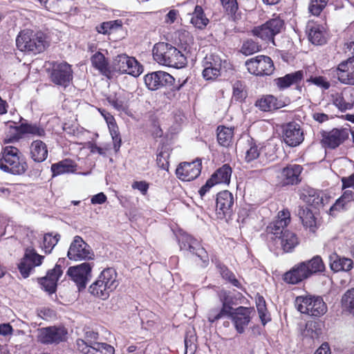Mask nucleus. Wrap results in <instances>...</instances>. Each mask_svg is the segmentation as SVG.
Instances as JSON below:
<instances>
[{"instance_id":"obj_45","label":"nucleus","mask_w":354,"mask_h":354,"mask_svg":"<svg viewBox=\"0 0 354 354\" xmlns=\"http://www.w3.org/2000/svg\"><path fill=\"white\" fill-rule=\"evenodd\" d=\"M308 71V68H306ZM306 78V82L314 84L324 90H328L330 86V82L326 80L325 77L323 76H313L308 72V76L305 77Z\"/></svg>"},{"instance_id":"obj_30","label":"nucleus","mask_w":354,"mask_h":354,"mask_svg":"<svg viewBox=\"0 0 354 354\" xmlns=\"http://www.w3.org/2000/svg\"><path fill=\"white\" fill-rule=\"evenodd\" d=\"M75 164L70 159L61 160L51 165L52 176L55 177L64 174L73 173L75 171Z\"/></svg>"},{"instance_id":"obj_2","label":"nucleus","mask_w":354,"mask_h":354,"mask_svg":"<svg viewBox=\"0 0 354 354\" xmlns=\"http://www.w3.org/2000/svg\"><path fill=\"white\" fill-rule=\"evenodd\" d=\"M252 310L247 307L239 306L233 308L226 303L223 304L222 308L218 311L212 310L208 315V320L214 322L223 317H227L232 320L236 332L242 334L251 321Z\"/></svg>"},{"instance_id":"obj_9","label":"nucleus","mask_w":354,"mask_h":354,"mask_svg":"<svg viewBox=\"0 0 354 354\" xmlns=\"http://www.w3.org/2000/svg\"><path fill=\"white\" fill-rule=\"evenodd\" d=\"M283 21L279 18L272 19L261 26L255 27L252 34L266 42L274 44V37L279 34L283 28Z\"/></svg>"},{"instance_id":"obj_49","label":"nucleus","mask_w":354,"mask_h":354,"mask_svg":"<svg viewBox=\"0 0 354 354\" xmlns=\"http://www.w3.org/2000/svg\"><path fill=\"white\" fill-rule=\"evenodd\" d=\"M261 46L252 39H248L243 43L241 52L245 55H250L260 50Z\"/></svg>"},{"instance_id":"obj_42","label":"nucleus","mask_w":354,"mask_h":354,"mask_svg":"<svg viewBox=\"0 0 354 354\" xmlns=\"http://www.w3.org/2000/svg\"><path fill=\"white\" fill-rule=\"evenodd\" d=\"M354 200V193L351 190H346L339 198L335 203L330 208V212L334 210H340L344 209L345 205Z\"/></svg>"},{"instance_id":"obj_19","label":"nucleus","mask_w":354,"mask_h":354,"mask_svg":"<svg viewBox=\"0 0 354 354\" xmlns=\"http://www.w3.org/2000/svg\"><path fill=\"white\" fill-rule=\"evenodd\" d=\"M201 172V161L196 160L192 162L180 163L176 170L177 177L183 181H191L196 178Z\"/></svg>"},{"instance_id":"obj_21","label":"nucleus","mask_w":354,"mask_h":354,"mask_svg":"<svg viewBox=\"0 0 354 354\" xmlns=\"http://www.w3.org/2000/svg\"><path fill=\"white\" fill-rule=\"evenodd\" d=\"M283 140L290 147H297L304 140V133L299 124L290 122L283 127Z\"/></svg>"},{"instance_id":"obj_7","label":"nucleus","mask_w":354,"mask_h":354,"mask_svg":"<svg viewBox=\"0 0 354 354\" xmlns=\"http://www.w3.org/2000/svg\"><path fill=\"white\" fill-rule=\"evenodd\" d=\"M296 305L299 312L310 316L319 317L327 311L326 304L320 297H298Z\"/></svg>"},{"instance_id":"obj_44","label":"nucleus","mask_w":354,"mask_h":354,"mask_svg":"<svg viewBox=\"0 0 354 354\" xmlns=\"http://www.w3.org/2000/svg\"><path fill=\"white\" fill-rule=\"evenodd\" d=\"M60 238L59 234L47 233L44 236L43 248L46 253H50L53 248L57 245Z\"/></svg>"},{"instance_id":"obj_57","label":"nucleus","mask_w":354,"mask_h":354,"mask_svg":"<svg viewBox=\"0 0 354 354\" xmlns=\"http://www.w3.org/2000/svg\"><path fill=\"white\" fill-rule=\"evenodd\" d=\"M221 3L229 15L234 14L238 10V3L236 0H220Z\"/></svg>"},{"instance_id":"obj_22","label":"nucleus","mask_w":354,"mask_h":354,"mask_svg":"<svg viewBox=\"0 0 354 354\" xmlns=\"http://www.w3.org/2000/svg\"><path fill=\"white\" fill-rule=\"evenodd\" d=\"M72 73L68 64L60 63L53 66L50 77L55 84L66 87L72 80Z\"/></svg>"},{"instance_id":"obj_51","label":"nucleus","mask_w":354,"mask_h":354,"mask_svg":"<svg viewBox=\"0 0 354 354\" xmlns=\"http://www.w3.org/2000/svg\"><path fill=\"white\" fill-rule=\"evenodd\" d=\"M343 306L354 314V288L347 290L342 299Z\"/></svg>"},{"instance_id":"obj_29","label":"nucleus","mask_w":354,"mask_h":354,"mask_svg":"<svg viewBox=\"0 0 354 354\" xmlns=\"http://www.w3.org/2000/svg\"><path fill=\"white\" fill-rule=\"evenodd\" d=\"M308 40L315 45H323L326 42L324 28L320 25L312 24L307 26Z\"/></svg>"},{"instance_id":"obj_60","label":"nucleus","mask_w":354,"mask_h":354,"mask_svg":"<svg viewBox=\"0 0 354 354\" xmlns=\"http://www.w3.org/2000/svg\"><path fill=\"white\" fill-rule=\"evenodd\" d=\"M342 189L351 187L354 189V174L348 177H343L342 178Z\"/></svg>"},{"instance_id":"obj_50","label":"nucleus","mask_w":354,"mask_h":354,"mask_svg":"<svg viewBox=\"0 0 354 354\" xmlns=\"http://www.w3.org/2000/svg\"><path fill=\"white\" fill-rule=\"evenodd\" d=\"M109 128L113 142V149L115 152H118L120 150L122 143L118 128L115 124L113 122L109 123Z\"/></svg>"},{"instance_id":"obj_20","label":"nucleus","mask_w":354,"mask_h":354,"mask_svg":"<svg viewBox=\"0 0 354 354\" xmlns=\"http://www.w3.org/2000/svg\"><path fill=\"white\" fill-rule=\"evenodd\" d=\"M333 104L341 111L351 110L354 105V88H344L341 92L331 94Z\"/></svg>"},{"instance_id":"obj_6","label":"nucleus","mask_w":354,"mask_h":354,"mask_svg":"<svg viewBox=\"0 0 354 354\" xmlns=\"http://www.w3.org/2000/svg\"><path fill=\"white\" fill-rule=\"evenodd\" d=\"M99 334L93 330H87L84 339H78L76 344L78 351L84 354H114V348L104 342H97Z\"/></svg>"},{"instance_id":"obj_64","label":"nucleus","mask_w":354,"mask_h":354,"mask_svg":"<svg viewBox=\"0 0 354 354\" xmlns=\"http://www.w3.org/2000/svg\"><path fill=\"white\" fill-rule=\"evenodd\" d=\"M214 183L212 181L211 178L207 180L206 183L199 189L198 192L201 197L205 196V194L209 190V189L214 185Z\"/></svg>"},{"instance_id":"obj_15","label":"nucleus","mask_w":354,"mask_h":354,"mask_svg":"<svg viewBox=\"0 0 354 354\" xmlns=\"http://www.w3.org/2000/svg\"><path fill=\"white\" fill-rule=\"evenodd\" d=\"M174 80L170 74L161 71L148 73L144 77L146 86L151 91H156L161 87L171 86Z\"/></svg>"},{"instance_id":"obj_48","label":"nucleus","mask_w":354,"mask_h":354,"mask_svg":"<svg viewBox=\"0 0 354 354\" xmlns=\"http://www.w3.org/2000/svg\"><path fill=\"white\" fill-rule=\"evenodd\" d=\"M196 335L191 331L187 332L185 337V354H194L196 350Z\"/></svg>"},{"instance_id":"obj_14","label":"nucleus","mask_w":354,"mask_h":354,"mask_svg":"<svg viewBox=\"0 0 354 354\" xmlns=\"http://www.w3.org/2000/svg\"><path fill=\"white\" fill-rule=\"evenodd\" d=\"M326 271V267H292L284 273L283 279L290 284H297L313 274H322Z\"/></svg>"},{"instance_id":"obj_52","label":"nucleus","mask_w":354,"mask_h":354,"mask_svg":"<svg viewBox=\"0 0 354 354\" xmlns=\"http://www.w3.org/2000/svg\"><path fill=\"white\" fill-rule=\"evenodd\" d=\"M353 261L350 258L341 257L336 253L329 256V266H353Z\"/></svg>"},{"instance_id":"obj_37","label":"nucleus","mask_w":354,"mask_h":354,"mask_svg":"<svg viewBox=\"0 0 354 354\" xmlns=\"http://www.w3.org/2000/svg\"><path fill=\"white\" fill-rule=\"evenodd\" d=\"M232 175L231 167L225 164L218 169L210 178L214 184L225 183L229 184Z\"/></svg>"},{"instance_id":"obj_41","label":"nucleus","mask_w":354,"mask_h":354,"mask_svg":"<svg viewBox=\"0 0 354 354\" xmlns=\"http://www.w3.org/2000/svg\"><path fill=\"white\" fill-rule=\"evenodd\" d=\"M305 201L309 205L315 209H319L324 207V201H327V198H324L323 194L322 193L310 191L308 196H305Z\"/></svg>"},{"instance_id":"obj_24","label":"nucleus","mask_w":354,"mask_h":354,"mask_svg":"<svg viewBox=\"0 0 354 354\" xmlns=\"http://www.w3.org/2000/svg\"><path fill=\"white\" fill-rule=\"evenodd\" d=\"M335 71L340 82L344 84L354 85V56L339 63Z\"/></svg>"},{"instance_id":"obj_23","label":"nucleus","mask_w":354,"mask_h":354,"mask_svg":"<svg viewBox=\"0 0 354 354\" xmlns=\"http://www.w3.org/2000/svg\"><path fill=\"white\" fill-rule=\"evenodd\" d=\"M234 205V197L231 192L225 190L219 192L216 197V214L218 218H223L230 216Z\"/></svg>"},{"instance_id":"obj_55","label":"nucleus","mask_w":354,"mask_h":354,"mask_svg":"<svg viewBox=\"0 0 354 354\" xmlns=\"http://www.w3.org/2000/svg\"><path fill=\"white\" fill-rule=\"evenodd\" d=\"M220 268L221 274L224 279L230 282L235 287H240L239 281L236 279L234 274L231 272L227 267H220Z\"/></svg>"},{"instance_id":"obj_32","label":"nucleus","mask_w":354,"mask_h":354,"mask_svg":"<svg viewBox=\"0 0 354 354\" xmlns=\"http://www.w3.org/2000/svg\"><path fill=\"white\" fill-rule=\"evenodd\" d=\"M44 256L39 254L32 248H27L25 250L21 262L18 266H41Z\"/></svg>"},{"instance_id":"obj_33","label":"nucleus","mask_w":354,"mask_h":354,"mask_svg":"<svg viewBox=\"0 0 354 354\" xmlns=\"http://www.w3.org/2000/svg\"><path fill=\"white\" fill-rule=\"evenodd\" d=\"M117 277L118 274L114 267H107L101 272L99 276L100 279L105 283V286H106L108 288L113 290L116 288L119 283Z\"/></svg>"},{"instance_id":"obj_61","label":"nucleus","mask_w":354,"mask_h":354,"mask_svg":"<svg viewBox=\"0 0 354 354\" xmlns=\"http://www.w3.org/2000/svg\"><path fill=\"white\" fill-rule=\"evenodd\" d=\"M178 11L176 10H171L165 16V22L169 24H173L178 16Z\"/></svg>"},{"instance_id":"obj_34","label":"nucleus","mask_w":354,"mask_h":354,"mask_svg":"<svg viewBox=\"0 0 354 354\" xmlns=\"http://www.w3.org/2000/svg\"><path fill=\"white\" fill-rule=\"evenodd\" d=\"M15 129L23 134H30L39 138H43L46 136L45 129L37 124L22 123L19 127H15Z\"/></svg>"},{"instance_id":"obj_35","label":"nucleus","mask_w":354,"mask_h":354,"mask_svg":"<svg viewBox=\"0 0 354 354\" xmlns=\"http://www.w3.org/2000/svg\"><path fill=\"white\" fill-rule=\"evenodd\" d=\"M255 106L262 111H271L279 108L277 98L271 95H264L258 99Z\"/></svg>"},{"instance_id":"obj_53","label":"nucleus","mask_w":354,"mask_h":354,"mask_svg":"<svg viewBox=\"0 0 354 354\" xmlns=\"http://www.w3.org/2000/svg\"><path fill=\"white\" fill-rule=\"evenodd\" d=\"M259 157H261V148H259L255 143H250L249 148L245 151V161L250 162Z\"/></svg>"},{"instance_id":"obj_56","label":"nucleus","mask_w":354,"mask_h":354,"mask_svg":"<svg viewBox=\"0 0 354 354\" xmlns=\"http://www.w3.org/2000/svg\"><path fill=\"white\" fill-rule=\"evenodd\" d=\"M261 157L265 158L268 161L274 160L276 157L274 147L268 144L261 147Z\"/></svg>"},{"instance_id":"obj_18","label":"nucleus","mask_w":354,"mask_h":354,"mask_svg":"<svg viewBox=\"0 0 354 354\" xmlns=\"http://www.w3.org/2000/svg\"><path fill=\"white\" fill-rule=\"evenodd\" d=\"M67 274L80 292L86 288L92 278L91 267H69Z\"/></svg>"},{"instance_id":"obj_36","label":"nucleus","mask_w":354,"mask_h":354,"mask_svg":"<svg viewBox=\"0 0 354 354\" xmlns=\"http://www.w3.org/2000/svg\"><path fill=\"white\" fill-rule=\"evenodd\" d=\"M112 291V289L108 288L106 286H105V283L99 277L89 287V292L91 295L102 299L108 298L109 293Z\"/></svg>"},{"instance_id":"obj_27","label":"nucleus","mask_w":354,"mask_h":354,"mask_svg":"<svg viewBox=\"0 0 354 354\" xmlns=\"http://www.w3.org/2000/svg\"><path fill=\"white\" fill-rule=\"evenodd\" d=\"M308 76V70H300L295 73H289L283 77L277 78L274 81L279 89L283 90L290 87L292 84L299 83L305 77Z\"/></svg>"},{"instance_id":"obj_13","label":"nucleus","mask_w":354,"mask_h":354,"mask_svg":"<svg viewBox=\"0 0 354 354\" xmlns=\"http://www.w3.org/2000/svg\"><path fill=\"white\" fill-rule=\"evenodd\" d=\"M180 249L182 251L196 254L203 263H209V257L200 242L187 233H180L178 236Z\"/></svg>"},{"instance_id":"obj_8","label":"nucleus","mask_w":354,"mask_h":354,"mask_svg":"<svg viewBox=\"0 0 354 354\" xmlns=\"http://www.w3.org/2000/svg\"><path fill=\"white\" fill-rule=\"evenodd\" d=\"M227 61L218 55L212 53L207 55L202 61L203 70L202 75L206 80H214L221 75L223 67H225Z\"/></svg>"},{"instance_id":"obj_58","label":"nucleus","mask_w":354,"mask_h":354,"mask_svg":"<svg viewBox=\"0 0 354 354\" xmlns=\"http://www.w3.org/2000/svg\"><path fill=\"white\" fill-rule=\"evenodd\" d=\"M133 189L139 190L142 195H146L149 187V184L146 181H134L131 185Z\"/></svg>"},{"instance_id":"obj_16","label":"nucleus","mask_w":354,"mask_h":354,"mask_svg":"<svg viewBox=\"0 0 354 354\" xmlns=\"http://www.w3.org/2000/svg\"><path fill=\"white\" fill-rule=\"evenodd\" d=\"M67 330L64 327L50 326L39 330L38 339L43 344H59L66 339Z\"/></svg>"},{"instance_id":"obj_43","label":"nucleus","mask_w":354,"mask_h":354,"mask_svg":"<svg viewBox=\"0 0 354 354\" xmlns=\"http://www.w3.org/2000/svg\"><path fill=\"white\" fill-rule=\"evenodd\" d=\"M106 100L109 104L118 111H124L127 108L126 102L120 93L109 95Z\"/></svg>"},{"instance_id":"obj_4","label":"nucleus","mask_w":354,"mask_h":354,"mask_svg":"<svg viewBox=\"0 0 354 354\" xmlns=\"http://www.w3.org/2000/svg\"><path fill=\"white\" fill-rule=\"evenodd\" d=\"M17 48L23 52H31L34 54L44 51L47 45L41 32H35L31 30H24L16 39Z\"/></svg>"},{"instance_id":"obj_40","label":"nucleus","mask_w":354,"mask_h":354,"mask_svg":"<svg viewBox=\"0 0 354 354\" xmlns=\"http://www.w3.org/2000/svg\"><path fill=\"white\" fill-rule=\"evenodd\" d=\"M233 129L232 128L220 126L217 128V140L220 145L228 147L232 142Z\"/></svg>"},{"instance_id":"obj_47","label":"nucleus","mask_w":354,"mask_h":354,"mask_svg":"<svg viewBox=\"0 0 354 354\" xmlns=\"http://www.w3.org/2000/svg\"><path fill=\"white\" fill-rule=\"evenodd\" d=\"M328 0H310L308 6L309 12L315 16H318L327 5Z\"/></svg>"},{"instance_id":"obj_46","label":"nucleus","mask_w":354,"mask_h":354,"mask_svg":"<svg viewBox=\"0 0 354 354\" xmlns=\"http://www.w3.org/2000/svg\"><path fill=\"white\" fill-rule=\"evenodd\" d=\"M232 98L236 101L242 102L247 96L245 86L241 81H236L232 86Z\"/></svg>"},{"instance_id":"obj_54","label":"nucleus","mask_w":354,"mask_h":354,"mask_svg":"<svg viewBox=\"0 0 354 354\" xmlns=\"http://www.w3.org/2000/svg\"><path fill=\"white\" fill-rule=\"evenodd\" d=\"M120 26L118 21H110L102 23L96 26L95 29L98 33L106 35L110 34L111 31L115 27H120Z\"/></svg>"},{"instance_id":"obj_17","label":"nucleus","mask_w":354,"mask_h":354,"mask_svg":"<svg viewBox=\"0 0 354 354\" xmlns=\"http://www.w3.org/2000/svg\"><path fill=\"white\" fill-rule=\"evenodd\" d=\"M348 138V131L346 129H333L330 131L322 133L321 142L323 147L335 149Z\"/></svg>"},{"instance_id":"obj_10","label":"nucleus","mask_w":354,"mask_h":354,"mask_svg":"<svg viewBox=\"0 0 354 354\" xmlns=\"http://www.w3.org/2000/svg\"><path fill=\"white\" fill-rule=\"evenodd\" d=\"M115 71L127 73L133 77L139 76L142 72V66L133 57L126 54L117 55L113 62Z\"/></svg>"},{"instance_id":"obj_11","label":"nucleus","mask_w":354,"mask_h":354,"mask_svg":"<svg viewBox=\"0 0 354 354\" xmlns=\"http://www.w3.org/2000/svg\"><path fill=\"white\" fill-rule=\"evenodd\" d=\"M248 72L254 75H269L274 71L272 60L266 55H258L245 62Z\"/></svg>"},{"instance_id":"obj_25","label":"nucleus","mask_w":354,"mask_h":354,"mask_svg":"<svg viewBox=\"0 0 354 354\" xmlns=\"http://www.w3.org/2000/svg\"><path fill=\"white\" fill-rule=\"evenodd\" d=\"M61 267H54L49 270L46 277L39 279L41 288L49 294L54 293L57 288V282L62 274Z\"/></svg>"},{"instance_id":"obj_26","label":"nucleus","mask_w":354,"mask_h":354,"mask_svg":"<svg viewBox=\"0 0 354 354\" xmlns=\"http://www.w3.org/2000/svg\"><path fill=\"white\" fill-rule=\"evenodd\" d=\"M48 151L46 144L41 140L32 141L29 145L30 158L35 162L40 163L48 158Z\"/></svg>"},{"instance_id":"obj_39","label":"nucleus","mask_w":354,"mask_h":354,"mask_svg":"<svg viewBox=\"0 0 354 354\" xmlns=\"http://www.w3.org/2000/svg\"><path fill=\"white\" fill-rule=\"evenodd\" d=\"M190 22L197 28L203 29L209 22L205 17L203 9L200 6H196L192 15Z\"/></svg>"},{"instance_id":"obj_38","label":"nucleus","mask_w":354,"mask_h":354,"mask_svg":"<svg viewBox=\"0 0 354 354\" xmlns=\"http://www.w3.org/2000/svg\"><path fill=\"white\" fill-rule=\"evenodd\" d=\"M91 61L93 66L97 69L102 75L106 76L109 75L110 73L109 64L102 53L97 52L95 53L91 57Z\"/></svg>"},{"instance_id":"obj_62","label":"nucleus","mask_w":354,"mask_h":354,"mask_svg":"<svg viewBox=\"0 0 354 354\" xmlns=\"http://www.w3.org/2000/svg\"><path fill=\"white\" fill-rule=\"evenodd\" d=\"M156 161L158 166L163 169H166L168 167L169 163L167 161L163 152H160L158 154Z\"/></svg>"},{"instance_id":"obj_1","label":"nucleus","mask_w":354,"mask_h":354,"mask_svg":"<svg viewBox=\"0 0 354 354\" xmlns=\"http://www.w3.org/2000/svg\"><path fill=\"white\" fill-rule=\"evenodd\" d=\"M290 221V214L287 209H283L278 213V215L266 227V232L270 238L275 241L277 247L286 252L292 251L298 244V239L295 234L284 230Z\"/></svg>"},{"instance_id":"obj_31","label":"nucleus","mask_w":354,"mask_h":354,"mask_svg":"<svg viewBox=\"0 0 354 354\" xmlns=\"http://www.w3.org/2000/svg\"><path fill=\"white\" fill-rule=\"evenodd\" d=\"M297 214L306 228L315 232L316 230V218L314 214L307 207H299Z\"/></svg>"},{"instance_id":"obj_28","label":"nucleus","mask_w":354,"mask_h":354,"mask_svg":"<svg viewBox=\"0 0 354 354\" xmlns=\"http://www.w3.org/2000/svg\"><path fill=\"white\" fill-rule=\"evenodd\" d=\"M303 168L299 165H289L282 169L280 178L284 185H294L300 182L299 176Z\"/></svg>"},{"instance_id":"obj_12","label":"nucleus","mask_w":354,"mask_h":354,"mask_svg":"<svg viewBox=\"0 0 354 354\" xmlns=\"http://www.w3.org/2000/svg\"><path fill=\"white\" fill-rule=\"evenodd\" d=\"M68 258L71 260L77 261L82 260H92L95 258V254L91 247L84 241L80 236H75L71 243L67 252Z\"/></svg>"},{"instance_id":"obj_59","label":"nucleus","mask_w":354,"mask_h":354,"mask_svg":"<svg viewBox=\"0 0 354 354\" xmlns=\"http://www.w3.org/2000/svg\"><path fill=\"white\" fill-rule=\"evenodd\" d=\"M298 266H324L320 256L316 255L308 261L301 262Z\"/></svg>"},{"instance_id":"obj_3","label":"nucleus","mask_w":354,"mask_h":354,"mask_svg":"<svg viewBox=\"0 0 354 354\" xmlns=\"http://www.w3.org/2000/svg\"><path fill=\"white\" fill-rule=\"evenodd\" d=\"M153 59L160 64L180 68L186 64V57L176 47L165 43L159 42L153 48Z\"/></svg>"},{"instance_id":"obj_63","label":"nucleus","mask_w":354,"mask_h":354,"mask_svg":"<svg viewBox=\"0 0 354 354\" xmlns=\"http://www.w3.org/2000/svg\"><path fill=\"white\" fill-rule=\"evenodd\" d=\"M106 201V195L100 192L95 196H93L91 198L92 204H102Z\"/></svg>"},{"instance_id":"obj_5","label":"nucleus","mask_w":354,"mask_h":354,"mask_svg":"<svg viewBox=\"0 0 354 354\" xmlns=\"http://www.w3.org/2000/svg\"><path fill=\"white\" fill-rule=\"evenodd\" d=\"M20 151L13 146L3 148L0 158V169L14 175H20L26 171L27 164L20 159Z\"/></svg>"}]
</instances>
